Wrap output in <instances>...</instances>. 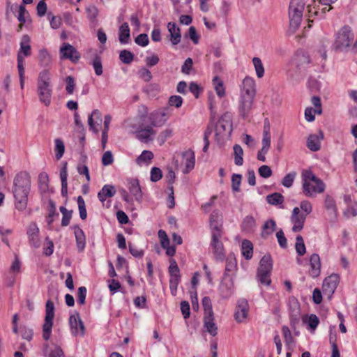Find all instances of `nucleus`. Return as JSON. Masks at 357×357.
Segmentation results:
<instances>
[{"label": "nucleus", "instance_id": "f257e3e1", "mask_svg": "<svg viewBox=\"0 0 357 357\" xmlns=\"http://www.w3.org/2000/svg\"><path fill=\"white\" fill-rule=\"evenodd\" d=\"M31 190V178L25 172L18 173L14 178L13 193L15 198V206L20 211L27 207L28 196Z\"/></svg>", "mask_w": 357, "mask_h": 357}, {"label": "nucleus", "instance_id": "f03ea898", "mask_svg": "<svg viewBox=\"0 0 357 357\" xmlns=\"http://www.w3.org/2000/svg\"><path fill=\"white\" fill-rule=\"evenodd\" d=\"M302 188L303 194L310 197H314L317 193L324 192L326 185L322 180L317 177L310 170L304 169L301 174Z\"/></svg>", "mask_w": 357, "mask_h": 357}, {"label": "nucleus", "instance_id": "7ed1b4c3", "mask_svg": "<svg viewBox=\"0 0 357 357\" xmlns=\"http://www.w3.org/2000/svg\"><path fill=\"white\" fill-rule=\"evenodd\" d=\"M37 92L39 100L45 106H49L51 103L52 87L51 85L50 73L47 69L42 70L38 75Z\"/></svg>", "mask_w": 357, "mask_h": 357}, {"label": "nucleus", "instance_id": "20e7f679", "mask_svg": "<svg viewBox=\"0 0 357 357\" xmlns=\"http://www.w3.org/2000/svg\"><path fill=\"white\" fill-rule=\"evenodd\" d=\"M305 7L304 0H291L289 6V18L290 29L297 30L303 19Z\"/></svg>", "mask_w": 357, "mask_h": 357}, {"label": "nucleus", "instance_id": "39448f33", "mask_svg": "<svg viewBox=\"0 0 357 357\" xmlns=\"http://www.w3.org/2000/svg\"><path fill=\"white\" fill-rule=\"evenodd\" d=\"M354 39V33L349 26H343L337 33L334 48L336 51L346 52L351 47Z\"/></svg>", "mask_w": 357, "mask_h": 357}, {"label": "nucleus", "instance_id": "423d86ee", "mask_svg": "<svg viewBox=\"0 0 357 357\" xmlns=\"http://www.w3.org/2000/svg\"><path fill=\"white\" fill-rule=\"evenodd\" d=\"M54 305L51 300H48L45 305V317L43 326V337L45 340L50 338L52 328L53 326V319L54 317Z\"/></svg>", "mask_w": 357, "mask_h": 357}, {"label": "nucleus", "instance_id": "0eeeda50", "mask_svg": "<svg viewBox=\"0 0 357 357\" xmlns=\"http://www.w3.org/2000/svg\"><path fill=\"white\" fill-rule=\"evenodd\" d=\"M340 282V277L337 274H331L326 278L323 282L322 290L325 296L331 299Z\"/></svg>", "mask_w": 357, "mask_h": 357}, {"label": "nucleus", "instance_id": "6e6552de", "mask_svg": "<svg viewBox=\"0 0 357 357\" xmlns=\"http://www.w3.org/2000/svg\"><path fill=\"white\" fill-rule=\"evenodd\" d=\"M232 131L231 119L227 114L222 115L215 126V133L220 137L229 136Z\"/></svg>", "mask_w": 357, "mask_h": 357}, {"label": "nucleus", "instance_id": "1a4fd4ad", "mask_svg": "<svg viewBox=\"0 0 357 357\" xmlns=\"http://www.w3.org/2000/svg\"><path fill=\"white\" fill-rule=\"evenodd\" d=\"M61 59H69L73 63H77L80 59L79 52L70 44L64 43L59 50Z\"/></svg>", "mask_w": 357, "mask_h": 357}, {"label": "nucleus", "instance_id": "9d476101", "mask_svg": "<svg viewBox=\"0 0 357 357\" xmlns=\"http://www.w3.org/2000/svg\"><path fill=\"white\" fill-rule=\"evenodd\" d=\"M69 324L71 333L74 336H83L85 334V327L78 312L70 316Z\"/></svg>", "mask_w": 357, "mask_h": 357}, {"label": "nucleus", "instance_id": "9b49d317", "mask_svg": "<svg viewBox=\"0 0 357 357\" xmlns=\"http://www.w3.org/2000/svg\"><path fill=\"white\" fill-rule=\"evenodd\" d=\"M169 119L168 113L165 109H160L151 113L149 121L152 127H161L165 124Z\"/></svg>", "mask_w": 357, "mask_h": 357}, {"label": "nucleus", "instance_id": "f8f14e48", "mask_svg": "<svg viewBox=\"0 0 357 357\" xmlns=\"http://www.w3.org/2000/svg\"><path fill=\"white\" fill-rule=\"evenodd\" d=\"M255 98L240 96L238 104V112L243 119H246L250 114L254 103Z\"/></svg>", "mask_w": 357, "mask_h": 357}, {"label": "nucleus", "instance_id": "ddd939ff", "mask_svg": "<svg viewBox=\"0 0 357 357\" xmlns=\"http://www.w3.org/2000/svg\"><path fill=\"white\" fill-rule=\"evenodd\" d=\"M249 311V305L248 301L245 298H241L238 301L236 311L234 313L235 320L241 323L247 318Z\"/></svg>", "mask_w": 357, "mask_h": 357}, {"label": "nucleus", "instance_id": "4468645a", "mask_svg": "<svg viewBox=\"0 0 357 357\" xmlns=\"http://www.w3.org/2000/svg\"><path fill=\"white\" fill-rule=\"evenodd\" d=\"M255 81L250 77H245L242 82L240 96L255 98Z\"/></svg>", "mask_w": 357, "mask_h": 357}, {"label": "nucleus", "instance_id": "2eb2a0df", "mask_svg": "<svg viewBox=\"0 0 357 357\" xmlns=\"http://www.w3.org/2000/svg\"><path fill=\"white\" fill-rule=\"evenodd\" d=\"M220 296L224 299L229 298L234 293V282L231 278H224L220 285Z\"/></svg>", "mask_w": 357, "mask_h": 357}, {"label": "nucleus", "instance_id": "dca6fc26", "mask_svg": "<svg viewBox=\"0 0 357 357\" xmlns=\"http://www.w3.org/2000/svg\"><path fill=\"white\" fill-rule=\"evenodd\" d=\"M29 243L35 248H38L40 245V241L38 237L39 229L35 222H31L27 230Z\"/></svg>", "mask_w": 357, "mask_h": 357}, {"label": "nucleus", "instance_id": "f3484780", "mask_svg": "<svg viewBox=\"0 0 357 357\" xmlns=\"http://www.w3.org/2000/svg\"><path fill=\"white\" fill-rule=\"evenodd\" d=\"M155 134L156 131L153 130L151 126H148L144 128L140 126L136 132V137L142 142H148L153 139L152 136Z\"/></svg>", "mask_w": 357, "mask_h": 357}, {"label": "nucleus", "instance_id": "a211bd4d", "mask_svg": "<svg viewBox=\"0 0 357 357\" xmlns=\"http://www.w3.org/2000/svg\"><path fill=\"white\" fill-rule=\"evenodd\" d=\"M324 139V133L319 130L318 134H311L307 139V147L312 151H317L321 149V141Z\"/></svg>", "mask_w": 357, "mask_h": 357}, {"label": "nucleus", "instance_id": "6ab92c4d", "mask_svg": "<svg viewBox=\"0 0 357 357\" xmlns=\"http://www.w3.org/2000/svg\"><path fill=\"white\" fill-rule=\"evenodd\" d=\"M218 233L212 234L211 246L215 257L218 259H222L225 257L224 247L222 243L220 241Z\"/></svg>", "mask_w": 357, "mask_h": 357}, {"label": "nucleus", "instance_id": "aec40b11", "mask_svg": "<svg viewBox=\"0 0 357 357\" xmlns=\"http://www.w3.org/2000/svg\"><path fill=\"white\" fill-rule=\"evenodd\" d=\"M102 121L101 112L98 109H94L91 115H89L88 119L90 130L98 133L99 131L98 126L101 124Z\"/></svg>", "mask_w": 357, "mask_h": 357}, {"label": "nucleus", "instance_id": "412c9836", "mask_svg": "<svg viewBox=\"0 0 357 357\" xmlns=\"http://www.w3.org/2000/svg\"><path fill=\"white\" fill-rule=\"evenodd\" d=\"M310 269L309 274L312 278H317L321 273V261L320 257L317 254H313L310 259Z\"/></svg>", "mask_w": 357, "mask_h": 357}, {"label": "nucleus", "instance_id": "4be33fe9", "mask_svg": "<svg viewBox=\"0 0 357 357\" xmlns=\"http://www.w3.org/2000/svg\"><path fill=\"white\" fill-rule=\"evenodd\" d=\"M183 159L185 160V169L183 170L184 174L188 173L195 167V153L192 149H188L183 153L182 154Z\"/></svg>", "mask_w": 357, "mask_h": 357}, {"label": "nucleus", "instance_id": "5701e85b", "mask_svg": "<svg viewBox=\"0 0 357 357\" xmlns=\"http://www.w3.org/2000/svg\"><path fill=\"white\" fill-rule=\"evenodd\" d=\"M237 269V261L234 255H229L226 259L224 278H230Z\"/></svg>", "mask_w": 357, "mask_h": 357}, {"label": "nucleus", "instance_id": "b1692460", "mask_svg": "<svg viewBox=\"0 0 357 357\" xmlns=\"http://www.w3.org/2000/svg\"><path fill=\"white\" fill-rule=\"evenodd\" d=\"M167 29L170 33V40L173 45H177L181 42V30L174 22H169Z\"/></svg>", "mask_w": 357, "mask_h": 357}, {"label": "nucleus", "instance_id": "393cba45", "mask_svg": "<svg viewBox=\"0 0 357 357\" xmlns=\"http://www.w3.org/2000/svg\"><path fill=\"white\" fill-rule=\"evenodd\" d=\"M75 229V236L76 239L77 248L79 252H82L85 248V235L83 230L78 226L75 225L73 227Z\"/></svg>", "mask_w": 357, "mask_h": 357}, {"label": "nucleus", "instance_id": "a878e982", "mask_svg": "<svg viewBox=\"0 0 357 357\" xmlns=\"http://www.w3.org/2000/svg\"><path fill=\"white\" fill-rule=\"evenodd\" d=\"M116 194V189L112 185H105L98 193V198L104 202L107 198L112 197Z\"/></svg>", "mask_w": 357, "mask_h": 357}, {"label": "nucleus", "instance_id": "bb28decb", "mask_svg": "<svg viewBox=\"0 0 357 357\" xmlns=\"http://www.w3.org/2000/svg\"><path fill=\"white\" fill-rule=\"evenodd\" d=\"M30 38L28 35H24L20 42V48L17 54L22 56H29L31 54V46L29 45Z\"/></svg>", "mask_w": 357, "mask_h": 357}, {"label": "nucleus", "instance_id": "cd10ccee", "mask_svg": "<svg viewBox=\"0 0 357 357\" xmlns=\"http://www.w3.org/2000/svg\"><path fill=\"white\" fill-rule=\"evenodd\" d=\"M128 188L130 192L135 196V199L139 201L142 197L141 188L137 179L132 178L128 181Z\"/></svg>", "mask_w": 357, "mask_h": 357}, {"label": "nucleus", "instance_id": "c85d7f7f", "mask_svg": "<svg viewBox=\"0 0 357 357\" xmlns=\"http://www.w3.org/2000/svg\"><path fill=\"white\" fill-rule=\"evenodd\" d=\"M204 326L206 331L212 336H215L218 334V327L214 322L213 316H204Z\"/></svg>", "mask_w": 357, "mask_h": 357}, {"label": "nucleus", "instance_id": "c756f323", "mask_svg": "<svg viewBox=\"0 0 357 357\" xmlns=\"http://www.w3.org/2000/svg\"><path fill=\"white\" fill-rule=\"evenodd\" d=\"M39 65L43 68H48L51 66L52 58L50 53L45 49H41L38 54Z\"/></svg>", "mask_w": 357, "mask_h": 357}, {"label": "nucleus", "instance_id": "7c9ffc66", "mask_svg": "<svg viewBox=\"0 0 357 357\" xmlns=\"http://www.w3.org/2000/svg\"><path fill=\"white\" fill-rule=\"evenodd\" d=\"M130 28L127 22H124L119 28V39L121 44H126L130 40Z\"/></svg>", "mask_w": 357, "mask_h": 357}, {"label": "nucleus", "instance_id": "2f4dec72", "mask_svg": "<svg viewBox=\"0 0 357 357\" xmlns=\"http://www.w3.org/2000/svg\"><path fill=\"white\" fill-rule=\"evenodd\" d=\"M60 178L61 181V195L63 197H66L68 194V172H67V162H66L63 167L61 168L60 171Z\"/></svg>", "mask_w": 357, "mask_h": 357}, {"label": "nucleus", "instance_id": "473e14b6", "mask_svg": "<svg viewBox=\"0 0 357 357\" xmlns=\"http://www.w3.org/2000/svg\"><path fill=\"white\" fill-rule=\"evenodd\" d=\"M273 263L270 255H264L259 261V266L257 271L263 272H271Z\"/></svg>", "mask_w": 357, "mask_h": 357}, {"label": "nucleus", "instance_id": "72a5a7b5", "mask_svg": "<svg viewBox=\"0 0 357 357\" xmlns=\"http://www.w3.org/2000/svg\"><path fill=\"white\" fill-rule=\"evenodd\" d=\"M306 219V215H301L299 216L291 217V221L294 224L292 231L294 232H298L303 228L304 223Z\"/></svg>", "mask_w": 357, "mask_h": 357}, {"label": "nucleus", "instance_id": "f704fd0d", "mask_svg": "<svg viewBox=\"0 0 357 357\" xmlns=\"http://www.w3.org/2000/svg\"><path fill=\"white\" fill-rule=\"evenodd\" d=\"M276 229L275 221L270 219L265 222L263 226V231L261 232V236L264 238H267L269 235L273 234Z\"/></svg>", "mask_w": 357, "mask_h": 357}, {"label": "nucleus", "instance_id": "c9c22d12", "mask_svg": "<svg viewBox=\"0 0 357 357\" xmlns=\"http://www.w3.org/2000/svg\"><path fill=\"white\" fill-rule=\"evenodd\" d=\"M241 252L246 259H250L253 254L252 243L248 240H243L241 245Z\"/></svg>", "mask_w": 357, "mask_h": 357}, {"label": "nucleus", "instance_id": "e433bc0d", "mask_svg": "<svg viewBox=\"0 0 357 357\" xmlns=\"http://www.w3.org/2000/svg\"><path fill=\"white\" fill-rule=\"evenodd\" d=\"M266 199L269 204L273 206L282 204L284 200V196L279 192H274L267 195Z\"/></svg>", "mask_w": 357, "mask_h": 357}, {"label": "nucleus", "instance_id": "4c0bfd02", "mask_svg": "<svg viewBox=\"0 0 357 357\" xmlns=\"http://www.w3.org/2000/svg\"><path fill=\"white\" fill-rule=\"evenodd\" d=\"M324 206L326 210L331 211V213L333 215L334 217L337 216V210L335 204V202L334 199L330 196L326 195L324 201Z\"/></svg>", "mask_w": 357, "mask_h": 357}, {"label": "nucleus", "instance_id": "58836bf2", "mask_svg": "<svg viewBox=\"0 0 357 357\" xmlns=\"http://www.w3.org/2000/svg\"><path fill=\"white\" fill-rule=\"evenodd\" d=\"M294 62L298 68H301L309 64L310 59L308 54L301 52L296 55Z\"/></svg>", "mask_w": 357, "mask_h": 357}, {"label": "nucleus", "instance_id": "ea45409f", "mask_svg": "<svg viewBox=\"0 0 357 357\" xmlns=\"http://www.w3.org/2000/svg\"><path fill=\"white\" fill-rule=\"evenodd\" d=\"M255 220L252 216H246L242 222V229L245 232H250L255 227Z\"/></svg>", "mask_w": 357, "mask_h": 357}, {"label": "nucleus", "instance_id": "a19ab883", "mask_svg": "<svg viewBox=\"0 0 357 357\" xmlns=\"http://www.w3.org/2000/svg\"><path fill=\"white\" fill-rule=\"evenodd\" d=\"M153 158V153L151 151L144 150L136 159V162L138 165H142L144 163H150Z\"/></svg>", "mask_w": 357, "mask_h": 357}, {"label": "nucleus", "instance_id": "79ce46f5", "mask_svg": "<svg viewBox=\"0 0 357 357\" xmlns=\"http://www.w3.org/2000/svg\"><path fill=\"white\" fill-rule=\"evenodd\" d=\"M233 149L234 154V163L238 166H241L243 163V150L238 144H235Z\"/></svg>", "mask_w": 357, "mask_h": 357}, {"label": "nucleus", "instance_id": "37998d69", "mask_svg": "<svg viewBox=\"0 0 357 357\" xmlns=\"http://www.w3.org/2000/svg\"><path fill=\"white\" fill-rule=\"evenodd\" d=\"M295 248L298 256H303L306 252L304 240L301 235L297 236L296 238Z\"/></svg>", "mask_w": 357, "mask_h": 357}, {"label": "nucleus", "instance_id": "c03bdc74", "mask_svg": "<svg viewBox=\"0 0 357 357\" xmlns=\"http://www.w3.org/2000/svg\"><path fill=\"white\" fill-rule=\"evenodd\" d=\"M213 82L217 95L220 98L223 97L225 94V89L222 80L219 77H215Z\"/></svg>", "mask_w": 357, "mask_h": 357}, {"label": "nucleus", "instance_id": "a18cd8bd", "mask_svg": "<svg viewBox=\"0 0 357 357\" xmlns=\"http://www.w3.org/2000/svg\"><path fill=\"white\" fill-rule=\"evenodd\" d=\"M252 63L255 66L257 76L259 78H261L264 75V68L261 59L259 57H254L252 59Z\"/></svg>", "mask_w": 357, "mask_h": 357}, {"label": "nucleus", "instance_id": "49530a36", "mask_svg": "<svg viewBox=\"0 0 357 357\" xmlns=\"http://www.w3.org/2000/svg\"><path fill=\"white\" fill-rule=\"evenodd\" d=\"M202 305L204 310V316H213L211 300L208 296H205L202 299Z\"/></svg>", "mask_w": 357, "mask_h": 357}, {"label": "nucleus", "instance_id": "de8ad7c7", "mask_svg": "<svg viewBox=\"0 0 357 357\" xmlns=\"http://www.w3.org/2000/svg\"><path fill=\"white\" fill-rule=\"evenodd\" d=\"M65 151V146L63 142L58 138L55 139V156L56 160H59L63 155Z\"/></svg>", "mask_w": 357, "mask_h": 357}, {"label": "nucleus", "instance_id": "09e8293b", "mask_svg": "<svg viewBox=\"0 0 357 357\" xmlns=\"http://www.w3.org/2000/svg\"><path fill=\"white\" fill-rule=\"evenodd\" d=\"M77 205L79 212V216L82 220H85L87 217L85 202L82 196L77 197Z\"/></svg>", "mask_w": 357, "mask_h": 357}, {"label": "nucleus", "instance_id": "8fccbe9b", "mask_svg": "<svg viewBox=\"0 0 357 357\" xmlns=\"http://www.w3.org/2000/svg\"><path fill=\"white\" fill-rule=\"evenodd\" d=\"M119 59L123 63L130 64L134 59V55L130 51L123 50L119 54Z\"/></svg>", "mask_w": 357, "mask_h": 357}, {"label": "nucleus", "instance_id": "3c124183", "mask_svg": "<svg viewBox=\"0 0 357 357\" xmlns=\"http://www.w3.org/2000/svg\"><path fill=\"white\" fill-rule=\"evenodd\" d=\"M271 272H263L257 271V278L261 284L264 285H269L271 280L270 278Z\"/></svg>", "mask_w": 357, "mask_h": 357}, {"label": "nucleus", "instance_id": "603ef678", "mask_svg": "<svg viewBox=\"0 0 357 357\" xmlns=\"http://www.w3.org/2000/svg\"><path fill=\"white\" fill-rule=\"evenodd\" d=\"M91 64L93 67L96 75L100 76L102 74V66L101 59L98 56H96L93 59Z\"/></svg>", "mask_w": 357, "mask_h": 357}, {"label": "nucleus", "instance_id": "864d4df0", "mask_svg": "<svg viewBox=\"0 0 357 357\" xmlns=\"http://www.w3.org/2000/svg\"><path fill=\"white\" fill-rule=\"evenodd\" d=\"M218 213H213L210 215V225L211 228L213 229V234L218 233L219 238L221 237V231L220 229V227L218 225V222H216L215 219L218 218Z\"/></svg>", "mask_w": 357, "mask_h": 357}, {"label": "nucleus", "instance_id": "5fc2aeb1", "mask_svg": "<svg viewBox=\"0 0 357 357\" xmlns=\"http://www.w3.org/2000/svg\"><path fill=\"white\" fill-rule=\"evenodd\" d=\"M296 176V172H291L287 174L282 181V185L286 188H290L292 186Z\"/></svg>", "mask_w": 357, "mask_h": 357}, {"label": "nucleus", "instance_id": "6e6d98bb", "mask_svg": "<svg viewBox=\"0 0 357 357\" xmlns=\"http://www.w3.org/2000/svg\"><path fill=\"white\" fill-rule=\"evenodd\" d=\"M261 143V149L269 150L271 146V133L268 130V128H266V127L264 129L263 139Z\"/></svg>", "mask_w": 357, "mask_h": 357}, {"label": "nucleus", "instance_id": "4d7b16f0", "mask_svg": "<svg viewBox=\"0 0 357 357\" xmlns=\"http://www.w3.org/2000/svg\"><path fill=\"white\" fill-rule=\"evenodd\" d=\"M49 214L47 218V222L49 225H51L53 222V217L54 215H59V213L56 212V206L52 200L49 201Z\"/></svg>", "mask_w": 357, "mask_h": 357}, {"label": "nucleus", "instance_id": "13d9d810", "mask_svg": "<svg viewBox=\"0 0 357 357\" xmlns=\"http://www.w3.org/2000/svg\"><path fill=\"white\" fill-rule=\"evenodd\" d=\"M172 135V130L167 128L162 131L158 136L157 140L160 145H162L166 140Z\"/></svg>", "mask_w": 357, "mask_h": 357}, {"label": "nucleus", "instance_id": "bf43d9fd", "mask_svg": "<svg viewBox=\"0 0 357 357\" xmlns=\"http://www.w3.org/2000/svg\"><path fill=\"white\" fill-rule=\"evenodd\" d=\"M241 175L234 174L231 176V188L233 191L238 192L240 190V185L241 183Z\"/></svg>", "mask_w": 357, "mask_h": 357}, {"label": "nucleus", "instance_id": "052dcab7", "mask_svg": "<svg viewBox=\"0 0 357 357\" xmlns=\"http://www.w3.org/2000/svg\"><path fill=\"white\" fill-rule=\"evenodd\" d=\"M26 13V10L24 5H20L19 6V15H18V21L20 22V24L18 26L17 31H21L22 29L23 24L25 23V14Z\"/></svg>", "mask_w": 357, "mask_h": 357}, {"label": "nucleus", "instance_id": "680f3d73", "mask_svg": "<svg viewBox=\"0 0 357 357\" xmlns=\"http://www.w3.org/2000/svg\"><path fill=\"white\" fill-rule=\"evenodd\" d=\"M66 91L68 94H73L75 88V79L72 76H68L66 78Z\"/></svg>", "mask_w": 357, "mask_h": 357}, {"label": "nucleus", "instance_id": "e2e57ef3", "mask_svg": "<svg viewBox=\"0 0 357 357\" xmlns=\"http://www.w3.org/2000/svg\"><path fill=\"white\" fill-rule=\"evenodd\" d=\"M259 174L260 176L264 178H268L272 175V170L268 165H262L258 169Z\"/></svg>", "mask_w": 357, "mask_h": 357}, {"label": "nucleus", "instance_id": "0e129e2a", "mask_svg": "<svg viewBox=\"0 0 357 357\" xmlns=\"http://www.w3.org/2000/svg\"><path fill=\"white\" fill-rule=\"evenodd\" d=\"M135 41L138 45L142 47H146L149 43V37L146 33H141L138 35Z\"/></svg>", "mask_w": 357, "mask_h": 357}, {"label": "nucleus", "instance_id": "69168bd1", "mask_svg": "<svg viewBox=\"0 0 357 357\" xmlns=\"http://www.w3.org/2000/svg\"><path fill=\"white\" fill-rule=\"evenodd\" d=\"M158 237L160 240V244L162 248H167L169 245V239L164 230L158 231Z\"/></svg>", "mask_w": 357, "mask_h": 357}, {"label": "nucleus", "instance_id": "338daca9", "mask_svg": "<svg viewBox=\"0 0 357 357\" xmlns=\"http://www.w3.org/2000/svg\"><path fill=\"white\" fill-rule=\"evenodd\" d=\"M162 177V171L158 167H153L151 170V181L157 182Z\"/></svg>", "mask_w": 357, "mask_h": 357}, {"label": "nucleus", "instance_id": "774afa93", "mask_svg": "<svg viewBox=\"0 0 357 357\" xmlns=\"http://www.w3.org/2000/svg\"><path fill=\"white\" fill-rule=\"evenodd\" d=\"M181 276L170 277L169 280V288L173 295L176 294L178 284L180 282Z\"/></svg>", "mask_w": 357, "mask_h": 357}]
</instances>
